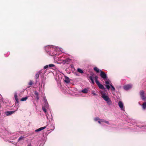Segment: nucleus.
Segmentation results:
<instances>
[{
    "mask_svg": "<svg viewBox=\"0 0 146 146\" xmlns=\"http://www.w3.org/2000/svg\"><path fill=\"white\" fill-rule=\"evenodd\" d=\"M42 83L43 82V80H42Z\"/></svg>",
    "mask_w": 146,
    "mask_h": 146,
    "instance_id": "ea45409f",
    "label": "nucleus"
},
{
    "mask_svg": "<svg viewBox=\"0 0 146 146\" xmlns=\"http://www.w3.org/2000/svg\"><path fill=\"white\" fill-rule=\"evenodd\" d=\"M94 120L95 121H98L100 124L102 125V123H105V120L103 119H100L98 117H96L94 118Z\"/></svg>",
    "mask_w": 146,
    "mask_h": 146,
    "instance_id": "423d86ee",
    "label": "nucleus"
},
{
    "mask_svg": "<svg viewBox=\"0 0 146 146\" xmlns=\"http://www.w3.org/2000/svg\"><path fill=\"white\" fill-rule=\"evenodd\" d=\"M14 97L15 99V100L17 102H18V96L17 94V93H15L14 95Z\"/></svg>",
    "mask_w": 146,
    "mask_h": 146,
    "instance_id": "aec40b11",
    "label": "nucleus"
},
{
    "mask_svg": "<svg viewBox=\"0 0 146 146\" xmlns=\"http://www.w3.org/2000/svg\"><path fill=\"white\" fill-rule=\"evenodd\" d=\"M42 84H41V87L39 88V90L40 91H41L42 90Z\"/></svg>",
    "mask_w": 146,
    "mask_h": 146,
    "instance_id": "72a5a7b5",
    "label": "nucleus"
},
{
    "mask_svg": "<svg viewBox=\"0 0 146 146\" xmlns=\"http://www.w3.org/2000/svg\"><path fill=\"white\" fill-rule=\"evenodd\" d=\"M90 79L92 83V84H94V81L93 80V78L92 76H91L89 78Z\"/></svg>",
    "mask_w": 146,
    "mask_h": 146,
    "instance_id": "4be33fe9",
    "label": "nucleus"
},
{
    "mask_svg": "<svg viewBox=\"0 0 146 146\" xmlns=\"http://www.w3.org/2000/svg\"><path fill=\"white\" fill-rule=\"evenodd\" d=\"M24 138V137L23 136H21L19 137V138L18 141H19L23 140Z\"/></svg>",
    "mask_w": 146,
    "mask_h": 146,
    "instance_id": "bb28decb",
    "label": "nucleus"
},
{
    "mask_svg": "<svg viewBox=\"0 0 146 146\" xmlns=\"http://www.w3.org/2000/svg\"><path fill=\"white\" fill-rule=\"evenodd\" d=\"M81 92L85 94H86L88 92V90L87 89L85 88L84 90H82L81 91Z\"/></svg>",
    "mask_w": 146,
    "mask_h": 146,
    "instance_id": "6ab92c4d",
    "label": "nucleus"
},
{
    "mask_svg": "<svg viewBox=\"0 0 146 146\" xmlns=\"http://www.w3.org/2000/svg\"><path fill=\"white\" fill-rule=\"evenodd\" d=\"M44 85H45V84H44V85H43V86H44Z\"/></svg>",
    "mask_w": 146,
    "mask_h": 146,
    "instance_id": "58836bf2",
    "label": "nucleus"
},
{
    "mask_svg": "<svg viewBox=\"0 0 146 146\" xmlns=\"http://www.w3.org/2000/svg\"><path fill=\"white\" fill-rule=\"evenodd\" d=\"M110 87H111V90L113 91H114L115 90V88L114 87V86H113V85H112V84L110 86Z\"/></svg>",
    "mask_w": 146,
    "mask_h": 146,
    "instance_id": "b1692460",
    "label": "nucleus"
},
{
    "mask_svg": "<svg viewBox=\"0 0 146 146\" xmlns=\"http://www.w3.org/2000/svg\"><path fill=\"white\" fill-rule=\"evenodd\" d=\"M118 105L120 109L124 111V107L123 103L121 101H119Z\"/></svg>",
    "mask_w": 146,
    "mask_h": 146,
    "instance_id": "1a4fd4ad",
    "label": "nucleus"
},
{
    "mask_svg": "<svg viewBox=\"0 0 146 146\" xmlns=\"http://www.w3.org/2000/svg\"><path fill=\"white\" fill-rule=\"evenodd\" d=\"M139 94L142 100L145 101L146 100V94L145 93L144 91L142 90L139 92Z\"/></svg>",
    "mask_w": 146,
    "mask_h": 146,
    "instance_id": "7ed1b4c3",
    "label": "nucleus"
},
{
    "mask_svg": "<svg viewBox=\"0 0 146 146\" xmlns=\"http://www.w3.org/2000/svg\"><path fill=\"white\" fill-rule=\"evenodd\" d=\"M42 109L44 111V113H45L46 115V117L48 118V116L47 115V113H46V108L45 107H42Z\"/></svg>",
    "mask_w": 146,
    "mask_h": 146,
    "instance_id": "dca6fc26",
    "label": "nucleus"
},
{
    "mask_svg": "<svg viewBox=\"0 0 146 146\" xmlns=\"http://www.w3.org/2000/svg\"><path fill=\"white\" fill-rule=\"evenodd\" d=\"M54 129V128L53 129H52V130H53Z\"/></svg>",
    "mask_w": 146,
    "mask_h": 146,
    "instance_id": "4c0bfd02",
    "label": "nucleus"
},
{
    "mask_svg": "<svg viewBox=\"0 0 146 146\" xmlns=\"http://www.w3.org/2000/svg\"><path fill=\"white\" fill-rule=\"evenodd\" d=\"M94 70L97 73H99L100 72V70H101L97 67H94Z\"/></svg>",
    "mask_w": 146,
    "mask_h": 146,
    "instance_id": "2eb2a0df",
    "label": "nucleus"
},
{
    "mask_svg": "<svg viewBox=\"0 0 146 146\" xmlns=\"http://www.w3.org/2000/svg\"><path fill=\"white\" fill-rule=\"evenodd\" d=\"M104 80L105 84H106V87L107 89L109 90L110 88V85H112L111 83L108 78H107Z\"/></svg>",
    "mask_w": 146,
    "mask_h": 146,
    "instance_id": "20e7f679",
    "label": "nucleus"
},
{
    "mask_svg": "<svg viewBox=\"0 0 146 146\" xmlns=\"http://www.w3.org/2000/svg\"><path fill=\"white\" fill-rule=\"evenodd\" d=\"M96 81V83L97 84V85L98 86V85H99V84H100V83L98 81V80H96V81Z\"/></svg>",
    "mask_w": 146,
    "mask_h": 146,
    "instance_id": "7c9ffc66",
    "label": "nucleus"
},
{
    "mask_svg": "<svg viewBox=\"0 0 146 146\" xmlns=\"http://www.w3.org/2000/svg\"><path fill=\"white\" fill-rule=\"evenodd\" d=\"M35 97L36 98L37 100H38L39 99V97L38 95L36 96Z\"/></svg>",
    "mask_w": 146,
    "mask_h": 146,
    "instance_id": "f704fd0d",
    "label": "nucleus"
},
{
    "mask_svg": "<svg viewBox=\"0 0 146 146\" xmlns=\"http://www.w3.org/2000/svg\"><path fill=\"white\" fill-rule=\"evenodd\" d=\"M28 98L27 97L23 98L21 99V101H26L27 99Z\"/></svg>",
    "mask_w": 146,
    "mask_h": 146,
    "instance_id": "412c9836",
    "label": "nucleus"
},
{
    "mask_svg": "<svg viewBox=\"0 0 146 146\" xmlns=\"http://www.w3.org/2000/svg\"><path fill=\"white\" fill-rule=\"evenodd\" d=\"M100 76L104 80L108 78L107 75L102 70H100Z\"/></svg>",
    "mask_w": 146,
    "mask_h": 146,
    "instance_id": "6e6552de",
    "label": "nucleus"
},
{
    "mask_svg": "<svg viewBox=\"0 0 146 146\" xmlns=\"http://www.w3.org/2000/svg\"><path fill=\"white\" fill-rule=\"evenodd\" d=\"M48 67V65H46L44 66V69H46Z\"/></svg>",
    "mask_w": 146,
    "mask_h": 146,
    "instance_id": "473e14b6",
    "label": "nucleus"
},
{
    "mask_svg": "<svg viewBox=\"0 0 146 146\" xmlns=\"http://www.w3.org/2000/svg\"><path fill=\"white\" fill-rule=\"evenodd\" d=\"M48 67H54L55 66L54 64H50L48 65Z\"/></svg>",
    "mask_w": 146,
    "mask_h": 146,
    "instance_id": "a878e982",
    "label": "nucleus"
},
{
    "mask_svg": "<svg viewBox=\"0 0 146 146\" xmlns=\"http://www.w3.org/2000/svg\"><path fill=\"white\" fill-rule=\"evenodd\" d=\"M64 82L66 83H68L70 82V80L69 78L66 76H65Z\"/></svg>",
    "mask_w": 146,
    "mask_h": 146,
    "instance_id": "f8f14e48",
    "label": "nucleus"
},
{
    "mask_svg": "<svg viewBox=\"0 0 146 146\" xmlns=\"http://www.w3.org/2000/svg\"><path fill=\"white\" fill-rule=\"evenodd\" d=\"M95 81H96V80H98V77L97 76H95Z\"/></svg>",
    "mask_w": 146,
    "mask_h": 146,
    "instance_id": "c9c22d12",
    "label": "nucleus"
},
{
    "mask_svg": "<svg viewBox=\"0 0 146 146\" xmlns=\"http://www.w3.org/2000/svg\"><path fill=\"white\" fill-rule=\"evenodd\" d=\"M28 146H31V144L30 143L28 145Z\"/></svg>",
    "mask_w": 146,
    "mask_h": 146,
    "instance_id": "e433bc0d",
    "label": "nucleus"
},
{
    "mask_svg": "<svg viewBox=\"0 0 146 146\" xmlns=\"http://www.w3.org/2000/svg\"><path fill=\"white\" fill-rule=\"evenodd\" d=\"M77 71L79 73H83V71L80 68H78L77 69Z\"/></svg>",
    "mask_w": 146,
    "mask_h": 146,
    "instance_id": "5701e85b",
    "label": "nucleus"
},
{
    "mask_svg": "<svg viewBox=\"0 0 146 146\" xmlns=\"http://www.w3.org/2000/svg\"><path fill=\"white\" fill-rule=\"evenodd\" d=\"M92 94L93 95V96L97 95L96 94L94 91L92 92Z\"/></svg>",
    "mask_w": 146,
    "mask_h": 146,
    "instance_id": "c756f323",
    "label": "nucleus"
},
{
    "mask_svg": "<svg viewBox=\"0 0 146 146\" xmlns=\"http://www.w3.org/2000/svg\"><path fill=\"white\" fill-rule=\"evenodd\" d=\"M45 73V72H44V70L42 69L41 70L36 74L35 76V78L36 79H37L39 77V75H41L42 76H43Z\"/></svg>",
    "mask_w": 146,
    "mask_h": 146,
    "instance_id": "39448f33",
    "label": "nucleus"
},
{
    "mask_svg": "<svg viewBox=\"0 0 146 146\" xmlns=\"http://www.w3.org/2000/svg\"><path fill=\"white\" fill-rule=\"evenodd\" d=\"M100 93L101 97L106 102L107 104L109 105H111L112 102L109 98L108 94L105 92L101 90L100 91Z\"/></svg>",
    "mask_w": 146,
    "mask_h": 146,
    "instance_id": "f03ea898",
    "label": "nucleus"
},
{
    "mask_svg": "<svg viewBox=\"0 0 146 146\" xmlns=\"http://www.w3.org/2000/svg\"><path fill=\"white\" fill-rule=\"evenodd\" d=\"M15 112V111H7L5 112V114L6 115L9 116L12 115Z\"/></svg>",
    "mask_w": 146,
    "mask_h": 146,
    "instance_id": "9b49d317",
    "label": "nucleus"
},
{
    "mask_svg": "<svg viewBox=\"0 0 146 146\" xmlns=\"http://www.w3.org/2000/svg\"><path fill=\"white\" fill-rule=\"evenodd\" d=\"M33 84V82L31 80H30L29 82L28 83V85L29 86H31Z\"/></svg>",
    "mask_w": 146,
    "mask_h": 146,
    "instance_id": "393cba45",
    "label": "nucleus"
},
{
    "mask_svg": "<svg viewBox=\"0 0 146 146\" xmlns=\"http://www.w3.org/2000/svg\"><path fill=\"white\" fill-rule=\"evenodd\" d=\"M142 107L143 110H145L146 108V102H144L142 105Z\"/></svg>",
    "mask_w": 146,
    "mask_h": 146,
    "instance_id": "f3484780",
    "label": "nucleus"
},
{
    "mask_svg": "<svg viewBox=\"0 0 146 146\" xmlns=\"http://www.w3.org/2000/svg\"><path fill=\"white\" fill-rule=\"evenodd\" d=\"M70 60V59L69 58L66 59L65 60H63L62 63L64 64H65L66 63L69 62Z\"/></svg>",
    "mask_w": 146,
    "mask_h": 146,
    "instance_id": "4468645a",
    "label": "nucleus"
},
{
    "mask_svg": "<svg viewBox=\"0 0 146 146\" xmlns=\"http://www.w3.org/2000/svg\"><path fill=\"white\" fill-rule=\"evenodd\" d=\"M35 96H38V93L36 91H35Z\"/></svg>",
    "mask_w": 146,
    "mask_h": 146,
    "instance_id": "c85d7f7f",
    "label": "nucleus"
},
{
    "mask_svg": "<svg viewBox=\"0 0 146 146\" xmlns=\"http://www.w3.org/2000/svg\"><path fill=\"white\" fill-rule=\"evenodd\" d=\"M43 101L44 102V106H43L42 107H45L46 108H48V105L47 100L46 98H43Z\"/></svg>",
    "mask_w": 146,
    "mask_h": 146,
    "instance_id": "9d476101",
    "label": "nucleus"
},
{
    "mask_svg": "<svg viewBox=\"0 0 146 146\" xmlns=\"http://www.w3.org/2000/svg\"><path fill=\"white\" fill-rule=\"evenodd\" d=\"M45 49L47 53L50 55L54 56L53 58L54 61L56 62H57V59L56 56L54 55H57L60 54L62 52V49L57 46L48 45L45 47Z\"/></svg>",
    "mask_w": 146,
    "mask_h": 146,
    "instance_id": "f257e3e1",
    "label": "nucleus"
},
{
    "mask_svg": "<svg viewBox=\"0 0 146 146\" xmlns=\"http://www.w3.org/2000/svg\"><path fill=\"white\" fill-rule=\"evenodd\" d=\"M98 86L100 88L103 89L104 90H105V88L104 87V86L103 85H102L101 84H100L98 85Z\"/></svg>",
    "mask_w": 146,
    "mask_h": 146,
    "instance_id": "a211bd4d",
    "label": "nucleus"
},
{
    "mask_svg": "<svg viewBox=\"0 0 146 146\" xmlns=\"http://www.w3.org/2000/svg\"><path fill=\"white\" fill-rule=\"evenodd\" d=\"M132 87V85L129 84L125 85L123 86V88L125 90H128L131 89Z\"/></svg>",
    "mask_w": 146,
    "mask_h": 146,
    "instance_id": "0eeeda50",
    "label": "nucleus"
},
{
    "mask_svg": "<svg viewBox=\"0 0 146 146\" xmlns=\"http://www.w3.org/2000/svg\"><path fill=\"white\" fill-rule=\"evenodd\" d=\"M57 61H60L62 62L63 60H62L60 58H58Z\"/></svg>",
    "mask_w": 146,
    "mask_h": 146,
    "instance_id": "cd10ccee",
    "label": "nucleus"
},
{
    "mask_svg": "<svg viewBox=\"0 0 146 146\" xmlns=\"http://www.w3.org/2000/svg\"><path fill=\"white\" fill-rule=\"evenodd\" d=\"M46 128V126H44L42 127H41L39 129H38L36 130H35L36 132H38V131H41L42 130Z\"/></svg>",
    "mask_w": 146,
    "mask_h": 146,
    "instance_id": "ddd939ff",
    "label": "nucleus"
},
{
    "mask_svg": "<svg viewBox=\"0 0 146 146\" xmlns=\"http://www.w3.org/2000/svg\"><path fill=\"white\" fill-rule=\"evenodd\" d=\"M105 123L108 125H110V123H109V122L108 121L105 120Z\"/></svg>",
    "mask_w": 146,
    "mask_h": 146,
    "instance_id": "2f4dec72",
    "label": "nucleus"
}]
</instances>
